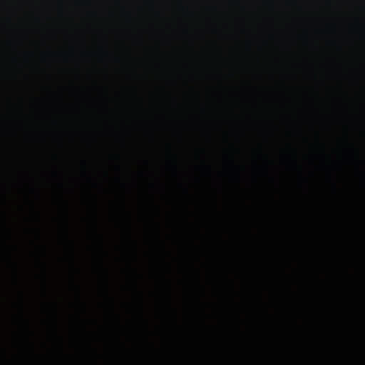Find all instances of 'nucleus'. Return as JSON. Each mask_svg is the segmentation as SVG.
Wrapping results in <instances>:
<instances>
[{
    "label": "nucleus",
    "instance_id": "obj_1",
    "mask_svg": "<svg viewBox=\"0 0 365 365\" xmlns=\"http://www.w3.org/2000/svg\"><path fill=\"white\" fill-rule=\"evenodd\" d=\"M86 203L89 209V215L86 218V222L88 225L89 237H93L95 240L99 239L98 232V207L96 198L88 192V197L86 199Z\"/></svg>",
    "mask_w": 365,
    "mask_h": 365
},
{
    "label": "nucleus",
    "instance_id": "obj_2",
    "mask_svg": "<svg viewBox=\"0 0 365 365\" xmlns=\"http://www.w3.org/2000/svg\"><path fill=\"white\" fill-rule=\"evenodd\" d=\"M83 175L85 178L86 180L88 183H91L93 185H98L96 183V182L93 180V179L91 177V175H89V173H88V163H87L86 160H83Z\"/></svg>",
    "mask_w": 365,
    "mask_h": 365
},
{
    "label": "nucleus",
    "instance_id": "obj_3",
    "mask_svg": "<svg viewBox=\"0 0 365 365\" xmlns=\"http://www.w3.org/2000/svg\"><path fill=\"white\" fill-rule=\"evenodd\" d=\"M86 349L89 354H96V351L92 347L90 341H86Z\"/></svg>",
    "mask_w": 365,
    "mask_h": 365
},
{
    "label": "nucleus",
    "instance_id": "obj_4",
    "mask_svg": "<svg viewBox=\"0 0 365 365\" xmlns=\"http://www.w3.org/2000/svg\"><path fill=\"white\" fill-rule=\"evenodd\" d=\"M83 309L84 312H87V306H86V304H85V303L83 305Z\"/></svg>",
    "mask_w": 365,
    "mask_h": 365
},
{
    "label": "nucleus",
    "instance_id": "obj_5",
    "mask_svg": "<svg viewBox=\"0 0 365 365\" xmlns=\"http://www.w3.org/2000/svg\"><path fill=\"white\" fill-rule=\"evenodd\" d=\"M94 322H95L94 320H90V319L86 320V324L87 323H94Z\"/></svg>",
    "mask_w": 365,
    "mask_h": 365
},
{
    "label": "nucleus",
    "instance_id": "obj_6",
    "mask_svg": "<svg viewBox=\"0 0 365 365\" xmlns=\"http://www.w3.org/2000/svg\"><path fill=\"white\" fill-rule=\"evenodd\" d=\"M85 331H86V336H88L89 334V332L86 331V329H85Z\"/></svg>",
    "mask_w": 365,
    "mask_h": 365
},
{
    "label": "nucleus",
    "instance_id": "obj_7",
    "mask_svg": "<svg viewBox=\"0 0 365 365\" xmlns=\"http://www.w3.org/2000/svg\"><path fill=\"white\" fill-rule=\"evenodd\" d=\"M88 2H90V0H87Z\"/></svg>",
    "mask_w": 365,
    "mask_h": 365
}]
</instances>
